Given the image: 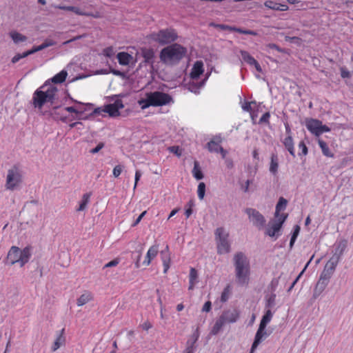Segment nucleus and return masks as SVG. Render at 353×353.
<instances>
[{
  "label": "nucleus",
  "instance_id": "nucleus-34",
  "mask_svg": "<svg viewBox=\"0 0 353 353\" xmlns=\"http://www.w3.org/2000/svg\"><path fill=\"white\" fill-rule=\"evenodd\" d=\"M225 325V323H223V321L219 317L215 323L214 324L211 331H210V334L212 335H216L219 332L220 330H221L222 327Z\"/></svg>",
  "mask_w": 353,
  "mask_h": 353
},
{
  "label": "nucleus",
  "instance_id": "nucleus-53",
  "mask_svg": "<svg viewBox=\"0 0 353 353\" xmlns=\"http://www.w3.org/2000/svg\"><path fill=\"white\" fill-rule=\"evenodd\" d=\"M104 147L103 143H99L94 148L92 149L90 152L92 154H96L99 152Z\"/></svg>",
  "mask_w": 353,
  "mask_h": 353
},
{
  "label": "nucleus",
  "instance_id": "nucleus-16",
  "mask_svg": "<svg viewBox=\"0 0 353 353\" xmlns=\"http://www.w3.org/2000/svg\"><path fill=\"white\" fill-rule=\"evenodd\" d=\"M57 8L60 10L73 12L75 14H77L78 15H81V16L92 17L95 19H98V18L101 17L100 13L99 12H96L94 13L86 12L82 11L79 7H76V6H58Z\"/></svg>",
  "mask_w": 353,
  "mask_h": 353
},
{
  "label": "nucleus",
  "instance_id": "nucleus-50",
  "mask_svg": "<svg viewBox=\"0 0 353 353\" xmlns=\"http://www.w3.org/2000/svg\"><path fill=\"white\" fill-rule=\"evenodd\" d=\"M199 338V328H196V330L192 334V335L191 336V340H192V342L190 345H192L194 347V344L197 341Z\"/></svg>",
  "mask_w": 353,
  "mask_h": 353
},
{
  "label": "nucleus",
  "instance_id": "nucleus-8",
  "mask_svg": "<svg viewBox=\"0 0 353 353\" xmlns=\"http://www.w3.org/2000/svg\"><path fill=\"white\" fill-rule=\"evenodd\" d=\"M272 313L270 309H268L265 314L263 316L262 319L260 322L259 327L255 334L254 342L252 345L250 352L254 353L258 345L261 343L263 339L268 336V334L265 332V327L268 323L270 322L272 318Z\"/></svg>",
  "mask_w": 353,
  "mask_h": 353
},
{
  "label": "nucleus",
  "instance_id": "nucleus-62",
  "mask_svg": "<svg viewBox=\"0 0 353 353\" xmlns=\"http://www.w3.org/2000/svg\"><path fill=\"white\" fill-rule=\"evenodd\" d=\"M37 52H38L37 49V46H34L32 49L25 52V56L28 57V56L32 54Z\"/></svg>",
  "mask_w": 353,
  "mask_h": 353
},
{
  "label": "nucleus",
  "instance_id": "nucleus-58",
  "mask_svg": "<svg viewBox=\"0 0 353 353\" xmlns=\"http://www.w3.org/2000/svg\"><path fill=\"white\" fill-rule=\"evenodd\" d=\"M252 183V181L250 180H247L245 183V184H242L241 185V190L244 192H248V190H249V186H250V184Z\"/></svg>",
  "mask_w": 353,
  "mask_h": 353
},
{
  "label": "nucleus",
  "instance_id": "nucleus-9",
  "mask_svg": "<svg viewBox=\"0 0 353 353\" xmlns=\"http://www.w3.org/2000/svg\"><path fill=\"white\" fill-rule=\"evenodd\" d=\"M23 182V174L19 166L14 165L8 170L5 187L13 191L19 188Z\"/></svg>",
  "mask_w": 353,
  "mask_h": 353
},
{
  "label": "nucleus",
  "instance_id": "nucleus-17",
  "mask_svg": "<svg viewBox=\"0 0 353 353\" xmlns=\"http://www.w3.org/2000/svg\"><path fill=\"white\" fill-rule=\"evenodd\" d=\"M287 218V215L282 214L281 216L278 218V222L274 223L271 226L267 228L265 234L273 237L278 233L281 228V226Z\"/></svg>",
  "mask_w": 353,
  "mask_h": 353
},
{
  "label": "nucleus",
  "instance_id": "nucleus-21",
  "mask_svg": "<svg viewBox=\"0 0 353 353\" xmlns=\"http://www.w3.org/2000/svg\"><path fill=\"white\" fill-rule=\"evenodd\" d=\"M264 6L269 9L276 11H287L289 9L288 5L285 3H276L271 0L265 1Z\"/></svg>",
  "mask_w": 353,
  "mask_h": 353
},
{
  "label": "nucleus",
  "instance_id": "nucleus-6",
  "mask_svg": "<svg viewBox=\"0 0 353 353\" xmlns=\"http://www.w3.org/2000/svg\"><path fill=\"white\" fill-rule=\"evenodd\" d=\"M44 88L42 86L40 89H37L33 94L32 105L41 110L45 103L48 102L53 103L55 99V94L57 89L54 87L48 88L46 90H41Z\"/></svg>",
  "mask_w": 353,
  "mask_h": 353
},
{
  "label": "nucleus",
  "instance_id": "nucleus-2",
  "mask_svg": "<svg viewBox=\"0 0 353 353\" xmlns=\"http://www.w3.org/2000/svg\"><path fill=\"white\" fill-rule=\"evenodd\" d=\"M187 50L178 43L171 44L163 48L160 52L161 61L168 65L178 63L185 55Z\"/></svg>",
  "mask_w": 353,
  "mask_h": 353
},
{
  "label": "nucleus",
  "instance_id": "nucleus-52",
  "mask_svg": "<svg viewBox=\"0 0 353 353\" xmlns=\"http://www.w3.org/2000/svg\"><path fill=\"white\" fill-rule=\"evenodd\" d=\"M119 263V259H114L105 265V268H110L117 266Z\"/></svg>",
  "mask_w": 353,
  "mask_h": 353
},
{
  "label": "nucleus",
  "instance_id": "nucleus-20",
  "mask_svg": "<svg viewBox=\"0 0 353 353\" xmlns=\"http://www.w3.org/2000/svg\"><path fill=\"white\" fill-rule=\"evenodd\" d=\"M203 72V63L201 61H196L193 65L190 77L192 79H198Z\"/></svg>",
  "mask_w": 353,
  "mask_h": 353
},
{
  "label": "nucleus",
  "instance_id": "nucleus-45",
  "mask_svg": "<svg viewBox=\"0 0 353 353\" xmlns=\"http://www.w3.org/2000/svg\"><path fill=\"white\" fill-rule=\"evenodd\" d=\"M276 294H272L266 299V307L270 308L274 305Z\"/></svg>",
  "mask_w": 353,
  "mask_h": 353
},
{
  "label": "nucleus",
  "instance_id": "nucleus-5",
  "mask_svg": "<svg viewBox=\"0 0 353 353\" xmlns=\"http://www.w3.org/2000/svg\"><path fill=\"white\" fill-rule=\"evenodd\" d=\"M32 247L31 245H27L22 250L13 245L8 252L7 260L10 261V265L19 263L20 266L22 267L28 263L32 256Z\"/></svg>",
  "mask_w": 353,
  "mask_h": 353
},
{
  "label": "nucleus",
  "instance_id": "nucleus-54",
  "mask_svg": "<svg viewBox=\"0 0 353 353\" xmlns=\"http://www.w3.org/2000/svg\"><path fill=\"white\" fill-rule=\"evenodd\" d=\"M143 330L148 331L152 327V324L149 321H146L141 325Z\"/></svg>",
  "mask_w": 353,
  "mask_h": 353
},
{
  "label": "nucleus",
  "instance_id": "nucleus-26",
  "mask_svg": "<svg viewBox=\"0 0 353 353\" xmlns=\"http://www.w3.org/2000/svg\"><path fill=\"white\" fill-rule=\"evenodd\" d=\"M283 144L287 150L290 152V154L295 157V151L294 146V141L292 136H286L283 140L282 141Z\"/></svg>",
  "mask_w": 353,
  "mask_h": 353
},
{
  "label": "nucleus",
  "instance_id": "nucleus-23",
  "mask_svg": "<svg viewBox=\"0 0 353 353\" xmlns=\"http://www.w3.org/2000/svg\"><path fill=\"white\" fill-rule=\"evenodd\" d=\"M65 343V337L64 336V329H62L57 336V338L52 347V351L55 352L61 346L63 345Z\"/></svg>",
  "mask_w": 353,
  "mask_h": 353
},
{
  "label": "nucleus",
  "instance_id": "nucleus-14",
  "mask_svg": "<svg viewBox=\"0 0 353 353\" xmlns=\"http://www.w3.org/2000/svg\"><path fill=\"white\" fill-rule=\"evenodd\" d=\"M240 316L239 311L237 309H230L224 310L219 318L226 323H233L237 321Z\"/></svg>",
  "mask_w": 353,
  "mask_h": 353
},
{
  "label": "nucleus",
  "instance_id": "nucleus-10",
  "mask_svg": "<svg viewBox=\"0 0 353 353\" xmlns=\"http://www.w3.org/2000/svg\"><path fill=\"white\" fill-rule=\"evenodd\" d=\"M228 233L225 232L223 228L216 230L215 237L217 241V251L220 254L230 252V245L228 241Z\"/></svg>",
  "mask_w": 353,
  "mask_h": 353
},
{
  "label": "nucleus",
  "instance_id": "nucleus-56",
  "mask_svg": "<svg viewBox=\"0 0 353 353\" xmlns=\"http://www.w3.org/2000/svg\"><path fill=\"white\" fill-rule=\"evenodd\" d=\"M212 308V303L210 301H207L205 303L204 305L203 306L202 311L208 312L211 310Z\"/></svg>",
  "mask_w": 353,
  "mask_h": 353
},
{
  "label": "nucleus",
  "instance_id": "nucleus-35",
  "mask_svg": "<svg viewBox=\"0 0 353 353\" xmlns=\"http://www.w3.org/2000/svg\"><path fill=\"white\" fill-rule=\"evenodd\" d=\"M240 53L243 60L248 64L252 65L255 63L256 59L248 52L241 50Z\"/></svg>",
  "mask_w": 353,
  "mask_h": 353
},
{
  "label": "nucleus",
  "instance_id": "nucleus-57",
  "mask_svg": "<svg viewBox=\"0 0 353 353\" xmlns=\"http://www.w3.org/2000/svg\"><path fill=\"white\" fill-rule=\"evenodd\" d=\"M141 176V173L139 170H137L136 172H135V176H134V189H135L137 188V183L139 182V181L140 180V178Z\"/></svg>",
  "mask_w": 353,
  "mask_h": 353
},
{
  "label": "nucleus",
  "instance_id": "nucleus-3",
  "mask_svg": "<svg viewBox=\"0 0 353 353\" xmlns=\"http://www.w3.org/2000/svg\"><path fill=\"white\" fill-rule=\"evenodd\" d=\"M338 263H339L337 262V260L334 258H330L326 263L315 287L314 292V296L315 298L319 296L325 289L330 278L335 271Z\"/></svg>",
  "mask_w": 353,
  "mask_h": 353
},
{
  "label": "nucleus",
  "instance_id": "nucleus-60",
  "mask_svg": "<svg viewBox=\"0 0 353 353\" xmlns=\"http://www.w3.org/2000/svg\"><path fill=\"white\" fill-rule=\"evenodd\" d=\"M146 212V211L143 212L134 221V222L132 224V226H136L137 225H138L141 221V219L143 218V216L145 215Z\"/></svg>",
  "mask_w": 353,
  "mask_h": 353
},
{
  "label": "nucleus",
  "instance_id": "nucleus-49",
  "mask_svg": "<svg viewBox=\"0 0 353 353\" xmlns=\"http://www.w3.org/2000/svg\"><path fill=\"white\" fill-rule=\"evenodd\" d=\"M270 118V112H267L264 113L259 120L260 123H269V119Z\"/></svg>",
  "mask_w": 353,
  "mask_h": 353
},
{
  "label": "nucleus",
  "instance_id": "nucleus-51",
  "mask_svg": "<svg viewBox=\"0 0 353 353\" xmlns=\"http://www.w3.org/2000/svg\"><path fill=\"white\" fill-rule=\"evenodd\" d=\"M26 57V56H25V52H23L22 54H15L12 58V63H17L20 59H23V58H25Z\"/></svg>",
  "mask_w": 353,
  "mask_h": 353
},
{
  "label": "nucleus",
  "instance_id": "nucleus-7",
  "mask_svg": "<svg viewBox=\"0 0 353 353\" xmlns=\"http://www.w3.org/2000/svg\"><path fill=\"white\" fill-rule=\"evenodd\" d=\"M148 39L158 43L160 45H166L174 42L178 39V34L172 28L160 30L157 32H152L148 36Z\"/></svg>",
  "mask_w": 353,
  "mask_h": 353
},
{
  "label": "nucleus",
  "instance_id": "nucleus-27",
  "mask_svg": "<svg viewBox=\"0 0 353 353\" xmlns=\"http://www.w3.org/2000/svg\"><path fill=\"white\" fill-rule=\"evenodd\" d=\"M119 63L122 65H127L130 63L132 56L128 52H121L117 54Z\"/></svg>",
  "mask_w": 353,
  "mask_h": 353
},
{
  "label": "nucleus",
  "instance_id": "nucleus-36",
  "mask_svg": "<svg viewBox=\"0 0 353 353\" xmlns=\"http://www.w3.org/2000/svg\"><path fill=\"white\" fill-rule=\"evenodd\" d=\"M90 195V193H86L83 195L79 206L77 209V211H83L85 209L88 203H89Z\"/></svg>",
  "mask_w": 353,
  "mask_h": 353
},
{
  "label": "nucleus",
  "instance_id": "nucleus-33",
  "mask_svg": "<svg viewBox=\"0 0 353 353\" xmlns=\"http://www.w3.org/2000/svg\"><path fill=\"white\" fill-rule=\"evenodd\" d=\"M287 205V200L285 199L283 197H281L279 200V202L276 204V212H275V216L277 218H279L281 215H279V212L281 210H283Z\"/></svg>",
  "mask_w": 353,
  "mask_h": 353
},
{
  "label": "nucleus",
  "instance_id": "nucleus-39",
  "mask_svg": "<svg viewBox=\"0 0 353 353\" xmlns=\"http://www.w3.org/2000/svg\"><path fill=\"white\" fill-rule=\"evenodd\" d=\"M231 289L230 285H227L221 293V301L222 302H226L230 296Z\"/></svg>",
  "mask_w": 353,
  "mask_h": 353
},
{
  "label": "nucleus",
  "instance_id": "nucleus-22",
  "mask_svg": "<svg viewBox=\"0 0 353 353\" xmlns=\"http://www.w3.org/2000/svg\"><path fill=\"white\" fill-rule=\"evenodd\" d=\"M347 243L345 241H341L339 242L335 247L334 253L331 258H334L339 263L341 256L343 254L345 250Z\"/></svg>",
  "mask_w": 353,
  "mask_h": 353
},
{
  "label": "nucleus",
  "instance_id": "nucleus-19",
  "mask_svg": "<svg viewBox=\"0 0 353 353\" xmlns=\"http://www.w3.org/2000/svg\"><path fill=\"white\" fill-rule=\"evenodd\" d=\"M159 253V245H153L150 247L148 249L146 255L145 256V259L143 262V264L145 266H148L150 265L152 261L157 257Z\"/></svg>",
  "mask_w": 353,
  "mask_h": 353
},
{
  "label": "nucleus",
  "instance_id": "nucleus-47",
  "mask_svg": "<svg viewBox=\"0 0 353 353\" xmlns=\"http://www.w3.org/2000/svg\"><path fill=\"white\" fill-rule=\"evenodd\" d=\"M72 101L74 102V103L77 104L78 105L77 106H75L77 108H78L79 110H83L84 108H87V107H89V106H91L92 104L91 103H81L77 100H75V99H71Z\"/></svg>",
  "mask_w": 353,
  "mask_h": 353
},
{
  "label": "nucleus",
  "instance_id": "nucleus-1",
  "mask_svg": "<svg viewBox=\"0 0 353 353\" xmlns=\"http://www.w3.org/2000/svg\"><path fill=\"white\" fill-rule=\"evenodd\" d=\"M172 102H173V99L169 94L160 91L147 92L145 98L138 101V103L142 110L150 106L159 107L168 105Z\"/></svg>",
  "mask_w": 353,
  "mask_h": 353
},
{
  "label": "nucleus",
  "instance_id": "nucleus-24",
  "mask_svg": "<svg viewBox=\"0 0 353 353\" xmlns=\"http://www.w3.org/2000/svg\"><path fill=\"white\" fill-rule=\"evenodd\" d=\"M199 281V275L197 270L194 268H191L189 274V290H192L195 285Z\"/></svg>",
  "mask_w": 353,
  "mask_h": 353
},
{
  "label": "nucleus",
  "instance_id": "nucleus-64",
  "mask_svg": "<svg viewBox=\"0 0 353 353\" xmlns=\"http://www.w3.org/2000/svg\"><path fill=\"white\" fill-rule=\"evenodd\" d=\"M225 165L228 169H231L233 168V161L230 159H225Z\"/></svg>",
  "mask_w": 353,
  "mask_h": 353
},
{
  "label": "nucleus",
  "instance_id": "nucleus-43",
  "mask_svg": "<svg viewBox=\"0 0 353 353\" xmlns=\"http://www.w3.org/2000/svg\"><path fill=\"white\" fill-rule=\"evenodd\" d=\"M142 54L146 61H150L154 57V52L151 49H143L142 50Z\"/></svg>",
  "mask_w": 353,
  "mask_h": 353
},
{
  "label": "nucleus",
  "instance_id": "nucleus-31",
  "mask_svg": "<svg viewBox=\"0 0 353 353\" xmlns=\"http://www.w3.org/2000/svg\"><path fill=\"white\" fill-rule=\"evenodd\" d=\"M192 175L196 180H201L203 178V174L201 171L199 162L196 161L194 163Z\"/></svg>",
  "mask_w": 353,
  "mask_h": 353
},
{
  "label": "nucleus",
  "instance_id": "nucleus-48",
  "mask_svg": "<svg viewBox=\"0 0 353 353\" xmlns=\"http://www.w3.org/2000/svg\"><path fill=\"white\" fill-rule=\"evenodd\" d=\"M122 171H123V166L121 165H117L114 168L112 174L114 177L117 178L120 176Z\"/></svg>",
  "mask_w": 353,
  "mask_h": 353
},
{
  "label": "nucleus",
  "instance_id": "nucleus-25",
  "mask_svg": "<svg viewBox=\"0 0 353 353\" xmlns=\"http://www.w3.org/2000/svg\"><path fill=\"white\" fill-rule=\"evenodd\" d=\"M279 170V157L278 155L275 153L271 154L270 157V172L273 175H276Z\"/></svg>",
  "mask_w": 353,
  "mask_h": 353
},
{
  "label": "nucleus",
  "instance_id": "nucleus-59",
  "mask_svg": "<svg viewBox=\"0 0 353 353\" xmlns=\"http://www.w3.org/2000/svg\"><path fill=\"white\" fill-rule=\"evenodd\" d=\"M267 47H268L269 48H271V49H274V50H277L279 52H283V50L281 49L279 46H277L275 43H269V44L267 45Z\"/></svg>",
  "mask_w": 353,
  "mask_h": 353
},
{
  "label": "nucleus",
  "instance_id": "nucleus-30",
  "mask_svg": "<svg viewBox=\"0 0 353 353\" xmlns=\"http://www.w3.org/2000/svg\"><path fill=\"white\" fill-rule=\"evenodd\" d=\"M67 76L68 72L65 70H61L52 78V81L54 83H62L65 81Z\"/></svg>",
  "mask_w": 353,
  "mask_h": 353
},
{
  "label": "nucleus",
  "instance_id": "nucleus-29",
  "mask_svg": "<svg viewBox=\"0 0 353 353\" xmlns=\"http://www.w3.org/2000/svg\"><path fill=\"white\" fill-rule=\"evenodd\" d=\"M318 143H319L320 148L321 149L323 154L325 156H326L327 157H334V154L331 152L327 144L324 141H323L322 139H319Z\"/></svg>",
  "mask_w": 353,
  "mask_h": 353
},
{
  "label": "nucleus",
  "instance_id": "nucleus-11",
  "mask_svg": "<svg viewBox=\"0 0 353 353\" xmlns=\"http://www.w3.org/2000/svg\"><path fill=\"white\" fill-rule=\"evenodd\" d=\"M305 126L308 131L316 137L330 131V128L323 125L321 121L312 118L305 120Z\"/></svg>",
  "mask_w": 353,
  "mask_h": 353
},
{
  "label": "nucleus",
  "instance_id": "nucleus-18",
  "mask_svg": "<svg viewBox=\"0 0 353 353\" xmlns=\"http://www.w3.org/2000/svg\"><path fill=\"white\" fill-rule=\"evenodd\" d=\"M259 105L256 101L245 102L242 108L244 111L248 112L252 120L257 117V111Z\"/></svg>",
  "mask_w": 353,
  "mask_h": 353
},
{
  "label": "nucleus",
  "instance_id": "nucleus-41",
  "mask_svg": "<svg viewBox=\"0 0 353 353\" xmlns=\"http://www.w3.org/2000/svg\"><path fill=\"white\" fill-rule=\"evenodd\" d=\"M205 193V184L201 182L198 185L197 194L199 199L202 200L204 198Z\"/></svg>",
  "mask_w": 353,
  "mask_h": 353
},
{
  "label": "nucleus",
  "instance_id": "nucleus-32",
  "mask_svg": "<svg viewBox=\"0 0 353 353\" xmlns=\"http://www.w3.org/2000/svg\"><path fill=\"white\" fill-rule=\"evenodd\" d=\"M10 36L15 43L24 42L27 40V37L26 36L16 31L10 32Z\"/></svg>",
  "mask_w": 353,
  "mask_h": 353
},
{
  "label": "nucleus",
  "instance_id": "nucleus-15",
  "mask_svg": "<svg viewBox=\"0 0 353 353\" xmlns=\"http://www.w3.org/2000/svg\"><path fill=\"white\" fill-rule=\"evenodd\" d=\"M210 26L217 28H219L223 30H229L231 32H236L243 34H249V35H252V36H256L258 34L257 32L254 30H243L239 28H236L234 26H230L225 25V24H216V23H210Z\"/></svg>",
  "mask_w": 353,
  "mask_h": 353
},
{
  "label": "nucleus",
  "instance_id": "nucleus-55",
  "mask_svg": "<svg viewBox=\"0 0 353 353\" xmlns=\"http://www.w3.org/2000/svg\"><path fill=\"white\" fill-rule=\"evenodd\" d=\"M307 268V265L305 266L304 269L301 271V272L298 275V276L296 278V279L294 281V282L292 283L291 286L290 287L288 291H290L293 288L294 286L295 285V284L296 283V282L299 281V279H300V277L301 276V275L303 274L305 270Z\"/></svg>",
  "mask_w": 353,
  "mask_h": 353
},
{
  "label": "nucleus",
  "instance_id": "nucleus-4",
  "mask_svg": "<svg viewBox=\"0 0 353 353\" xmlns=\"http://www.w3.org/2000/svg\"><path fill=\"white\" fill-rule=\"evenodd\" d=\"M236 268V276L238 283L241 285H246L249 281L250 263L242 252L237 253L234 258Z\"/></svg>",
  "mask_w": 353,
  "mask_h": 353
},
{
  "label": "nucleus",
  "instance_id": "nucleus-42",
  "mask_svg": "<svg viewBox=\"0 0 353 353\" xmlns=\"http://www.w3.org/2000/svg\"><path fill=\"white\" fill-rule=\"evenodd\" d=\"M54 45V42L50 39H46L42 44L37 46V51H41L48 47L52 46Z\"/></svg>",
  "mask_w": 353,
  "mask_h": 353
},
{
  "label": "nucleus",
  "instance_id": "nucleus-12",
  "mask_svg": "<svg viewBox=\"0 0 353 353\" xmlns=\"http://www.w3.org/2000/svg\"><path fill=\"white\" fill-rule=\"evenodd\" d=\"M123 107V101L121 99H117L113 103L108 104L103 108H96L94 112L100 114L103 112L108 113L110 117H117L119 115V110Z\"/></svg>",
  "mask_w": 353,
  "mask_h": 353
},
{
  "label": "nucleus",
  "instance_id": "nucleus-61",
  "mask_svg": "<svg viewBox=\"0 0 353 353\" xmlns=\"http://www.w3.org/2000/svg\"><path fill=\"white\" fill-rule=\"evenodd\" d=\"M85 37V35H84V34H83V35H79V36L74 37H73L72 39H70V40H68V41H66L63 42V45H67V44H68V43H71V42H73V41H74L79 40V39H81V38H83V37Z\"/></svg>",
  "mask_w": 353,
  "mask_h": 353
},
{
  "label": "nucleus",
  "instance_id": "nucleus-38",
  "mask_svg": "<svg viewBox=\"0 0 353 353\" xmlns=\"http://www.w3.org/2000/svg\"><path fill=\"white\" fill-rule=\"evenodd\" d=\"M161 260L163 264H169L170 265V256L168 252V246H166V250H163L161 252Z\"/></svg>",
  "mask_w": 353,
  "mask_h": 353
},
{
  "label": "nucleus",
  "instance_id": "nucleus-44",
  "mask_svg": "<svg viewBox=\"0 0 353 353\" xmlns=\"http://www.w3.org/2000/svg\"><path fill=\"white\" fill-rule=\"evenodd\" d=\"M102 54L106 57H109V58H111L112 57H113L115 54V51L114 50V48L112 47V46H110V47H108V48H105L103 50V52H102Z\"/></svg>",
  "mask_w": 353,
  "mask_h": 353
},
{
  "label": "nucleus",
  "instance_id": "nucleus-13",
  "mask_svg": "<svg viewBox=\"0 0 353 353\" xmlns=\"http://www.w3.org/2000/svg\"><path fill=\"white\" fill-rule=\"evenodd\" d=\"M248 214L250 221L256 226L259 229H262L265 223L264 216L257 210L252 208H248L245 210Z\"/></svg>",
  "mask_w": 353,
  "mask_h": 353
},
{
  "label": "nucleus",
  "instance_id": "nucleus-46",
  "mask_svg": "<svg viewBox=\"0 0 353 353\" xmlns=\"http://www.w3.org/2000/svg\"><path fill=\"white\" fill-rule=\"evenodd\" d=\"M299 149L301 150V152L299 153V155H307L308 152L307 147L303 141H301L299 143Z\"/></svg>",
  "mask_w": 353,
  "mask_h": 353
},
{
  "label": "nucleus",
  "instance_id": "nucleus-40",
  "mask_svg": "<svg viewBox=\"0 0 353 353\" xmlns=\"http://www.w3.org/2000/svg\"><path fill=\"white\" fill-rule=\"evenodd\" d=\"M64 110L68 112H70V113H75L76 114H83L85 111H87V109L86 108H84L83 110H79L78 108H77L75 106H68V107H65L64 108Z\"/></svg>",
  "mask_w": 353,
  "mask_h": 353
},
{
  "label": "nucleus",
  "instance_id": "nucleus-63",
  "mask_svg": "<svg viewBox=\"0 0 353 353\" xmlns=\"http://www.w3.org/2000/svg\"><path fill=\"white\" fill-rule=\"evenodd\" d=\"M37 52H38L37 49V46H34L32 49L25 52V56L28 57V56L32 54Z\"/></svg>",
  "mask_w": 353,
  "mask_h": 353
},
{
  "label": "nucleus",
  "instance_id": "nucleus-28",
  "mask_svg": "<svg viewBox=\"0 0 353 353\" xmlns=\"http://www.w3.org/2000/svg\"><path fill=\"white\" fill-rule=\"evenodd\" d=\"M92 299V295L90 292H85L82 294L77 299V304L78 306H82Z\"/></svg>",
  "mask_w": 353,
  "mask_h": 353
},
{
  "label": "nucleus",
  "instance_id": "nucleus-37",
  "mask_svg": "<svg viewBox=\"0 0 353 353\" xmlns=\"http://www.w3.org/2000/svg\"><path fill=\"white\" fill-rule=\"evenodd\" d=\"M220 144L219 142H216L214 140L210 141L208 143L207 148L208 150L211 152L219 153V149L220 148Z\"/></svg>",
  "mask_w": 353,
  "mask_h": 353
}]
</instances>
